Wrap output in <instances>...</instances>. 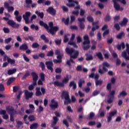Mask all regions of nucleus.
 Returning a JSON list of instances; mask_svg holds the SVG:
<instances>
[{"instance_id": "obj_2", "label": "nucleus", "mask_w": 129, "mask_h": 129, "mask_svg": "<svg viewBox=\"0 0 129 129\" xmlns=\"http://www.w3.org/2000/svg\"><path fill=\"white\" fill-rule=\"evenodd\" d=\"M84 42H83V49L84 51H87L90 48V40L88 35L84 36Z\"/></svg>"}, {"instance_id": "obj_23", "label": "nucleus", "mask_w": 129, "mask_h": 129, "mask_svg": "<svg viewBox=\"0 0 129 129\" xmlns=\"http://www.w3.org/2000/svg\"><path fill=\"white\" fill-rule=\"evenodd\" d=\"M29 48V47L28 46V44L24 43L22 45L20 46V50H23V51H26Z\"/></svg>"}, {"instance_id": "obj_11", "label": "nucleus", "mask_w": 129, "mask_h": 129, "mask_svg": "<svg viewBox=\"0 0 129 129\" xmlns=\"http://www.w3.org/2000/svg\"><path fill=\"white\" fill-rule=\"evenodd\" d=\"M114 8L116 11H123L122 7L120 8V5L116 2V0H112Z\"/></svg>"}, {"instance_id": "obj_16", "label": "nucleus", "mask_w": 129, "mask_h": 129, "mask_svg": "<svg viewBox=\"0 0 129 129\" xmlns=\"http://www.w3.org/2000/svg\"><path fill=\"white\" fill-rule=\"evenodd\" d=\"M46 12L49 13L51 16H55L56 15V10L53 8V7H49L47 10Z\"/></svg>"}, {"instance_id": "obj_37", "label": "nucleus", "mask_w": 129, "mask_h": 129, "mask_svg": "<svg viewBox=\"0 0 129 129\" xmlns=\"http://www.w3.org/2000/svg\"><path fill=\"white\" fill-rule=\"evenodd\" d=\"M96 56L97 57H98V58H99L100 60L103 59V56H102V53H101V52L97 53Z\"/></svg>"}, {"instance_id": "obj_42", "label": "nucleus", "mask_w": 129, "mask_h": 129, "mask_svg": "<svg viewBox=\"0 0 129 129\" xmlns=\"http://www.w3.org/2000/svg\"><path fill=\"white\" fill-rule=\"evenodd\" d=\"M116 113H117V111L116 110H114V111H111L109 113V115L111 116H114L115 115V114H116Z\"/></svg>"}, {"instance_id": "obj_63", "label": "nucleus", "mask_w": 129, "mask_h": 129, "mask_svg": "<svg viewBox=\"0 0 129 129\" xmlns=\"http://www.w3.org/2000/svg\"><path fill=\"white\" fill-rule=\"evenodd\" d=\"M14 10V7H9V8H7L8 13H11V12H13Z\"/></svg>"}, {"instance_id": "obj_53", "label": "nucleus", "mask_w": 129, "mask_h": 129, "mask_svg": "<svg viewBox=\"0 0 129 129\" xmlns=\"http://www.w3.org/2000/svg\"><path fill=\"white\" fill-rule=\"evenodd\" d=\"M84 15H85V10L81 9L80 12V16L83 17V16H84Z\"/></svg>"}, {"instance_id": "obj_60", "label": "nucleus", "mask_w": 129, "mask_h": 129, "mask_svg": "<svg viewBox=\"0 0 129 129\" xmlns=\"http://www.w3.org/2000/svg\"><path fill=\"white\" fill-rule=\"evenodd\" d=\"M53 54L54 52H53V50H51L47 53V56H48V57H51L53 56Z\"/></svg>"}, {"instance_id": "obj_48", "label": "nucleus", "mask_w": 129, "mask_h": 129, "mask_svg": "<svg viewBox=\"0 0 129 129\" xmlns=\"http://www.w3.org/2000/svg\"><path fill=\"white\" fill-rule=\"evenodd\" d=\"M8 63H10L12 65H13L16 63V60L15 59H12L11 58H9L8 61Z\"/></svg>"}, {"instance_id": "obj_52", "label": "nucleus", "mask_w": 129, "mask_h": 129, "mask_svg": "<svg viewBox=\"0 0 129 129\" xmlns=\"http://www.w3.org/2000/svg\"><path fill=\"white\" fill-rule=\"evenodd\" d=\"M55 72L57 74H59L62 72V69L60 68H57L55 69Z\"/></svg>"}, {"instance_id": "obj_59", "label": "nucleus", "mask_w": 129, "mask_h": 129, "mask_svg": "<svg viewBox=\"0 0 129 129\" xmlns=\"http://www.w3.org/2000/svg\"><path fill=\"white\" fill-rule=\"evenodd\" d=\"M40 45H39V44H38V43L35 42L32 44V48H38V47H39Z\"/></svg>"}, {"instance_id": "obj_14", "label": "nucleus", "mask_w": 129, "mask_h": 129, "mask_svg": "<svg viewBox=\"0 0 129 129\" xmlns=\"http://www.w3.org/2000/svg\"><path fill=\"white\" fill-rule=\"evenodd\" d=\"M7 111L9 113V114H17V111L15 110V109H14V107L12 106H8L7 107Z\"/></svg>"}, {"instance_id": "obj_55", "label": "nucleus", "mask_w": 129, "mask_h": 129, "mask_svg": "<svg viewBox=\"0 0 129 129\" xmlns=\"http://www.w3.org/2000/svg\"><path fill=\"white\" fill-rule=\"evenodd\" d=\"M11 41H12V37H9L5 40V43L6 44H9V43H10L11 42Z\"/></svg>"}, {"instance_id": "obj_39", "label": "nucleus", "mask_w": 129, "mask_h": 129, "mask_svg": "<svg viewBox=\"0 0 129 129\" xmlns=\"http://www.w3.org/2000/svg\"><path fill=\"white\" fill-rule=\"evenodd\" d=\"M123 36H124V32H120L119 34H118L117 35L116 38H117V39L120 40V39H121V38H122V37H123Z\"/></svg>"}, {"instance_id": "obj_46", "label": "nucleus", "mask_w": 129, "mask_h": 129, "mask_svg": "<svg viewBox=\"0 0 129 129\" xmlns=\"http://www.w3.org/2000/svg\"><path fill=\"white\" fill-rule=\"evenodd\" d=\"M15 19L19 23H21V22H22V16H16L15 17Z\"/></svg>"}, {"instance_id": "obj_22", "label": "nucleus", "mask_w": 129, "mask_h": 129, "mask_svg": "<svg viewBox=\"0 0 129 129\" xmlns=\"http://www.w3.org/2000/svg\"><path fill=\"white\" fill-rule=\"evenodd\" d=\"M75 4H76V5H79V3L78 2V1H74L72 3L67 4V6H68V7H69V8H73V7H75Z\"/></svg>"}, {"instance_id": "obj_64", "label": "nucleus", "mask_w": 129, "mask_h": 129, "mask_svg": "<svg viewBox=\"0 0 129 129\" xmlns=\"http://www.w3.org/2000/svg\"><path fill=\"white\" fill-rule=\"evenodd\" d=\"M107 90H109V91L111 90V83H108L107 84Z\"/></svg>"}, {"instance_id": "obj_18", "label": "nucleus", "mask_w": 129, "mask_h": 129, "mask_svg": "<svg viewBox=\"0 0 129 129\" xmlns=\"http://www.w3.org/2000/svg\"><path fill=\"white\" fill-rule=\"evenodd\" d=\"M34 94L33 92H30L29 91L26 90L25 91V95L26 99H29V98H31L33 96Z\"/></svg>"}, {"instance_id": "obj_61", "label": "nucleus", "mask_w": 129, "mask_h": 129, "mask_svg": "<svg viewBox=\"0 0 129 129\" xmlns=\"http://www.w3.org/2000/svg\"><path fill=\"white\" fill-rule=\"evenodd\" d=\"M4 90H5V86H4V85L1 84H0V91L1 92H4Z\"/></svg>"}, {"instance_id": "obj_17", "label": "nucleus", "mask_w": 129, "mask_h": 129, "mask_svg": "<svg viewBox=\"0 0 129 129\" xmlns=\"http://www.w3.org/2000/svg\"><path fill=\"white\" fill-rule=\"evenodd\" d=\"M116 48L118 50V51H120V50H121V48L122 50H124V49H125V44L124 42H122L120 44H117L116 46Z\"/></svg>"}, {"instance_id": "obj_35", "label": "nucleus", "mask_w": 129, "mask_h": 129, "mask_svg": "<svg viewBox=\"0 0 129 129\" xmlns=\"http://www.w3.org/2000/svg\"><path fill=\"white\" fill-rule=\"evenodd\" d=\"M38 124L37 123H34L30 125V129H36L38 127Z\"/></svg>"}, {"instance_id": "obj_6", "label": "nucleus", "mask_w": 129, "mask_h": 129, "mask_svg": "<svg viewBox=\"0 0 129 129\" xmlns=\"http://www.w3.org/2000/svg\"><path fill=\"white\" fill-rule=\"evenodd\" d=\"M114 95H115V91H110L109 95H108L107 103L110 104L112 103V99L114 98Z\"/></svg>"}, {"instance_id": "obj_56", "label": "nucleus", "mask_w": 129, "mask_h": 129, "mask_svg": "<svg viewBox=\"0 0 129 129\" xmlns=\"http://www.w3.org/2000/svg\"><path fill=\"white\" fill-rule=\"evenodd\" d=\"M9 59H10V58L8 56V55H7V54H5L4 55L3 61L4 62H6V61H7V60L8 61Z\"/></svg>"}, {"instance_id": "obj_30", "label": "nucleus", "mask_w": 129, "mask_h": 129, "mask_svg": "<svg viewBox=\"0 0 129 129\" xmlns=\"http://www.w3.org/2000/svg\"><path fill=\"white\" fill-rule=\"evenodd\" d=\"M102 83H103V81H102V80H98L95 81L96 86H101V85H102Z\"/></svg>"}, {"instance_id": "obj_21", "label": "nucleus", "mask_w": 129, "mask_h": 129, "mask_svg": "<svg viewBox=\"0 0 129 129\" xmlns=\"http://www.w3.org/2000/svg\"><path fill=\"white\" fill-rule=\"evenodd\" d=\"M39 25L40 26L44 27L45 29H46L47 31H49V26H48V25L44 23V21H39Z\"/></svg>"}, {"instance_id": "obj_34", "label": "nucleus", "mask_w": 129, "mask_h": 129, "mask_svg": "<svg viewBox=\"0 0 129 129\" xmlns=\"http://www.w3.org/2000/svg\"><path fill=\"white\" fill-rule=\"evenodd\" d=\"M31 29L32 30H35V31H39V26L35 25L34 24H32L30 26Z\"/></svg>"}, {"instance_id": "obj_36", "label": "nucleus", "mask_w": 129, "mask_h": 129, "mask_svg": "<svg viewBox=\"0 0 129 129\" xmlns=\"http://www.w3.org/2000/svg\"><path fill=\"white\" fill-rule=\"evenodd\" d=\"M35 14L38 16V17H40V18H41V19H43V18H44V13L41 12H38V11H36L35 12Z\"/></svg>"}, {"instance_id": "obj_26", "label": "nucleus", "mask_w": 129, "mask_h": 129, "mask_svg": "<svg viewBox=\"0 0 129 129\" xmlns=\"http://www.w3.org/2000/svg\"><path fill=\"white\" fill-rule=\"evenodd\" d=\"M85 83V81L84 79H80L78 82V85L80 88H82V85Z\"/></svg>"}, {"instance_id": "obj_7", "label": "nucleus", "mask_w": 129, "mask_h": 129, "mask_svg": "<svg viewBox=\"0 0 129 129\" xmlns=\"http://www.w3.org/2000/svg\"><path fill=\"white\" fill-rule=\"evenodd\" d=\"M8 25L11 26L12 28L18 29L20 27V24L15 22L14 20H10L7 22Z\"/></svg>"}, {"instance_id": "obj_5", "label": "nucleus", "mask_w": 129, "mask_h": 129, "mask_svg": "<svg viewBox=\"0 0 129 129\" xmlns=\"http://www.w3.org/2000/svg\"><path fill=\"white\" fill-rule=\"evenodd\" d=\"M53 22L49 23V27H50V29L48 28V30H47V31L49 32V33L52 35H55V32H57V31L59 30V27H58V26L53 27Z\"/></svg>"}, {"instance_id": "obj_38", "label": "nucleus", "mask_w": 129, "mask_h": 129, "mask_svg": "<svg viewBox=\"0 0 129 129\" xmlns=\"http://www.w3.org/2000/svg\"><path fill=\"white\" fill-rule=\"evenodd\" d=\"M111 20V17L109 16V14H107L104 18L105 22H109Z\"/></svg>"}, {"instance_id": "obj_43", "label": "nucleus", "mask_w": 129, "mask_h": 129, "mask_svg": "<svg viewBox=\"0 0 129 129\" xmlns=\"http://www.w3.org/2000/svg\"><path fill=\"white\" fill-rule=\"evenodd\" d=\"M109 34V29H107V30L104 31L103 33V38H105V36H107V35Z\"/></svg>"}, {"instance_id": "obj_41", "label": "nucleus", "mask_w": 129, "mask_h": 129, "mask_svg": "<svg viewBox=\"0 0 129 129\" xmlns=\"http://www.w3.org/2000/svg\"><path fill=\"white\" fill-rule=\"evenodd\" d=\"M113 42V38L112 37H111L110 38H108L107 39V43L108 44V45H110L112 44Z\"/></svg>"}, {"instance_id": "obj_50", "label": "nucleus", "mask_w": 129, "mask_h": 129, "mask_svg": "<svg viewBox=\"0 0 129 129\" xmlns=\"http://www.w3.org/2000/svg\"><path fill=\"white\" fill-rule=\"evenodd\" d=\"M3 31L5 34H9V33H10V29H9V28L4 27Z\"/></svg>"}, {"instance_id": "obj_49", "label": "nucleus", "mask_w": 129, "mask_h": 129, "mask_svg": "<svg viewBox=\"0 0 129 129\" xmlns=\"http://www.w3.org/2000/svg\"><path fill=\"white\" fill-rule=\"evenodd\" d=\"M78 21L79 22V24H82V23H83V22H85V18H79L78 19Z\"/></svg>"}, {"instance_id": "obj_12", "label": "nucleus", "mask_w": 129, "mask_h": 129, "mask_svg": "<svg viewBox=\"0 0 129 129\" xmlns=\"http://www.w3.org/2000/svg\"><path fill=\"white\" fill-rule=\"evenodd\" d=\"M45 65L48 70H50L51 72H53V62L52 61H47L45 62Z\"/></svg>"}, {"instance_id": "obj_40", "label": "nucleus", "mask_w": 129, "mask_h": 129, "mask_svg": "<svg viewBox=\"0 0 129 129\" xmlns=\"http://www.w3.org/2000/svg\"><path fill=\"white\" fill-rule=\"evenodd\" d=\"M86 56H87L86 58V61H90V60H93V56H92V55H90L88 56V54H86Z\"/></svg>"}, {"instance_id": "obj_9", "label": "nucleus", "mask_w": 129, "mask_h": 129, "mask_svg": "<svg viewBox=\"0 0 129 129\" xmlns=\"http://www.w3.org/2000/svg\"><path fill=\"white\" fill-rule=\"evenodd\" d=\"M49 106L52 109H56V108H58V102L55 101V100L52 99L50 101Z\"/></svg>"}, {"instance_id": "obj_31", "label": "nucleus", "mask_w": 129, "mask_h": 129, "mask_svg": "<svg viewBox=\"0 0 129 129\" xmlns=\"http://www.w3.org/2000/svg\"><path fill=\"white\" fill-rule=\"evenodd\" d=\"M15 80H16V78H10L7 82V85H11V84H12V83H13Z\"/></svg>"}, {"instance_id": "obj_58", "label": "nucleus", "mask_w": 129, "mask_h": 129, "mask_svg": "<svg viewBox=\"0 0 129 129\" xmlns=\"http://www.w3.org/2000/svg\"><path fill=\"white\" fill-rule=\"evenodd\" d=\"M40 80H42V81H45V74L43 73L40 74Z\"/></svg>"}, {"instance_id": "obj_8", "label": "nucleus", "mask_w": 129, "mask_h": 129, "mask_svg": "<svg viewBox=\"0 0 129 129\" xmlns=\"http://www.w3.org/2000/svg\"><path fill=\"white\" fill-rule=\"evenodd\" d=\"M31 17V12H27L25 13V14L23 15L22 17L24 19L25 24H29L30 21H29V18Z\"/></svg>"}, {"instance_id": "obj_24", "label": "nucleus", "mask_w": 129, "mask_h": 129, "mask_svg": "<svg viewBox=\"0 0 129 129\" xmlns=\"http://www.w3.org/2000/svg\"><path fill=\"white\" fill-rule=\"evenodd\" d=\"M95 117V113L93 112H91L89 114V115L87 117V119L89 120H91L94 118Z\"/></svg>"}, {"instance_id": "obj_10", "label": "nucleus", "mask_w": 129, "mask_h": 129, "mask_svg": "<svg viewBox=\"0 0 129 129\" xmlns=\"http://www.w3.org/2000/svg\"><path fill=\"white\" fill-rule=\"evenodd\" d=\"M31 75L33 78V85H37V80L39 79V77L38 76V74H37L36 72H33L31 73Z\"/></svg>"}, {"instance_id": "obj_33", "label": "nucleus", "mask_w": 129, "mask_h": 129, "mask_svg": "<svg viewBox=\"0 0 129 129\" xmlns=\"http://www.w3.org/2000/svg\"><path fill=\"white\" fill-rule=\"evenodd\" d=\"M87 20L89 22V23H93V22L94 21L93 17H92V16H91V15H89L87 16Z\"/></svg>"}, {"instance_id": "obj_47", "label": "nucleus", "mask_w": 129, "mask_h": 129, "mask_svg": "<svg viewBox=\"0 0 129 129\" xmlns=\"http://www.w3.org/2000/svg\"><path fill=\"white\" fill-rule=\"evenodd\" d=\"M97 38L98 40H99V41H101V40H102V37H101V33L100 32H98Z\"/></svg>"}, {"instance_id": "obj_29", "label": "nucleus", "mask_w": 129, "mask_h": 129, "mask_svg": "<svg viewBox=\"0 0 129 129\" xmlns=\"http://www.w3.org/2000/svg\"><path fill=\"white\" fill-rule=\"evenodd\" d=\"M17 72V69H13L12 70H9L8 71V74L9 75H12L14 74V73H16Z\"/></svg>"}, {"instance_id": "obj_28", "label": "nucleus", "mask_w": 129, "mask_h": 129, "mask_svg": "<svg viewBox=\"0 0 129 129\" xmlns=\"http://www.w3.org/2000/svg\"><path fill=\"white\" fill-rule=\"evenodd\" d=\"M57 59H54L53 60L54 63H55V64H57V63H61V55H57Z\"/></svg>"}, {"instance_id": "obj_62", "label": "nucleus", "mask_w": 129, "mask_h": 129, "mask_svg": "<svg viewBox=\"0 0 129 129\" xmlns=\"http://www.w3.org/2000/svg\"><path fill=\"white\" fill-rule=\"evenodd\" d=\"M55 42L56 45H61V42H62V40L57 39L55 40Z\"/></svg>"}, {"instance_id": "obj_13", "label": "nucleus", "mask_w": 129, "mask_h": 129, "mask_svg": "<svg viewBox=\"0 0 129 129\" xmlns=\"http://www.w3.org/2000/svg\"><path fill=\"white\" fill-rule=\"evenodd\" d=\"M126 51L121 52V56L126 60H129V48L126 49Z\"/></svg>"}, {"instance_id": "obj_4", "label": "nucleus", "mask_w": 129, "mask_h": 129, "mask_svg": "<svg viewBox=\"0 0 129 129\" xmlns=\"http://www.w3.org/2000/svg\"><path fill=\"white\" fill-rule=\"evenodd\" d=\"M102 66H103L102 67L103 70H102L101 69H99L98 70V73H99V74H101V75H102V74H104V72H107V71H108V70L107 69V68H109L110 65L107 62H104L102 63ZM106 67L107 68H106Z\"/></svg>"}, {"instance_id": "obj_51", "label": "nucleus", "mask_w": 129, "mask_h": 129, "mask_svg": "<svg viewBox=\"0 0 129 129\" xmlns=\"http://www.w3.org/2000/svg\"><path fill=\"white\" fill-rule=\"evenodd\" d=\"M28 119H29L30 121H34L35 120V116L34 115H30L28 116Z\"/></svg>"}, {"instance_id": "obj_32", "label": "nucleus", "mask_w": 129, "mask_h": 129, "mask_svg": "<svg viewBox=\"0 0 129 129\" xmlns=\"http://www.w3.org/2000/svg\"><path fill=\"white\" fill-rule=\"evenodd\" d=\"M40 39L43 40L45 42V43H48V42H49V39H47V37H46V36H45V35L44 34H42L40 36Z\"/></svg>"}, {"instance_id": "obj_3", "label": "nucleus", "mask_w": 129, "mask_h": 129, "mask_svg": "<svg viewBox=\"0 0 129 129\" xmlns=\"http://www.w3.org/2000/svg\"><path fill=\"white\" fill-rule=\"evenodd\" d=\"M76 102V98H75L74 96H72L71 99L69 93L67 92H65V104H70L71 102L75 103Z\"/></svg>"}, {"instance_id": "obj_44", "label": "nucleus", "mask_w": 129, "mask_h": 129, "mask_svg": "<svg viewBox=\"0 0 129 129\" xmlns=\"http://www.w3.org/2000/svg\"><path fill=\"white\" fill-rule=\"evenodd\" d=\"M71 76H69L68 75H66V77L65 78V84L68 83V81L71 79Z\"/></svg>"}, {"instance_id": "obj_19", "label": "nucleus", "mask_w": 129, "mask_h": 129, "mask_svg": "<svg viewBox=\"0 0 129 129\" xmlns=\"http://www.w3.org/2000/svg\"><path fill=\"white\" fill-rule=\"evenodd\" d=\"M127 23H128V20L127 18L124 17L122 21L119 23V25L121 26V27H124L127 25Z\"/></svg>"}, {"instance_id": "obj_25", "label": "nucleus", "mask_w": 129, "mask_h": 129, "mask_svg": "<svg viewBox=\"0 0 129 129\" xmlns=\"http://www.w3.org/2000/svg\"><path fill=\"white\" fill-rule=\"evenodd\" d=\"M36 90V93H35V95L36 96H41L42 95V93L41 92V89L39 87H37L35 89Z\"/></svg>"}, {"instance_id": "obj_20", "label": "nucleus", "mask_w": 129, "mask_h": 129, "mask_svg": "<svg viewBox=\"0 0 129 129\" xmlns=\"http://www.w3.org/2000/svg\"><path fill=\"white\" fill-rule=\"evenodd\" d=\"M53 120L52 123L51 125V127H54L56 124H57V122H58V117L57 116H53Z\"/></svg>"}, {"instance_id": "obj_27", "label": "nucleus", "mask_w": 129, "mask_h": 129, "mask_svg": "<svg viewBox=\"0 0 129 129\" xmlns=\"http://www.w3.org/2000/svg\"><path fill=\"white\" fill-rule=\"evenodd\" d=\"M126 95H127V93H126L125 91H122L118 96V98H120V96H122V97H125Z\"/></svg>"}, {"instance_id": "obj_45", "label": "nucleus", "mask_w": 129, "mask_h": 129, "mask_svg": "<svg viewBox=\"0 0 129 129\" xmlns=\"http://www.w3.org/2000/svg\"><path fill=\"white\" fill-rule=\"evenodd\" d=\"M114 27L115 29H116V31H119L120 30V27L119 26V24H118V23L115 24Z\"/></svg>"}, {"instance_id": "obj_54", "label": "nucleus", "mask_w": 129, "mask_h": 129, "mask_svg": "<svg viewBox=\"0 0 129 129\" xmlns=\"http://www.w3.org/2000/svg\"><path fill=\"white\" fill-rule=\"evenodd\" d=\"M23 56L25 61H26V62H30V59H29V58L27 57V55H26V54H23Z\"/></svg>"}, {"instance_id": "obj_15", "label": "nucleus", "mask_w": 129, "mask_h": 129, "mask_svg": "<svg viewBox=\"0 0 129 129\" xmlns=\"http://www.w3.org/2000/svg\"><path fill=\"white\" fill-rule=\"evenodd\" d=\"M54 86H57L58 87H64L65 85V79H63L62 82H60L58 81H55L53 83Z\"/></svg>"}, {"instance_id": "obj_1", "label": "nucleus", "mask_w": 129, "mask_h": 129, "mask_svg": "<svg viewBox=\"0 0 129 129\" xmlns=\"http://www.w3.org/2000/svg\"><path fill=\"white\" fill-rule=\"evenodd\" d=\"M66 52L68 54L70 57L69 61H71V63H75V61L73 59H77L78 56H79V51L76 50L73 48H66Z\"/></svg>"}, {"instance_id": "obj_57", "label": "nucleus", "mask_w": 129, "mask_h": 129, "mask_svg": "<svg viewBox=\"0 0 129 129\" xmlns=\"http://www.w3.org/2000/svg\"><path fill=\"white\" fill-rule=\"evenodd\" d=\"M72 14L73 15H75V16H78L79 15V11H73L72 12Z\"/></svg>"}]
</instances>
